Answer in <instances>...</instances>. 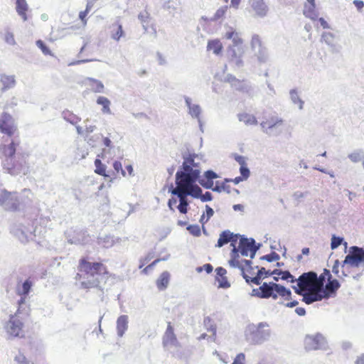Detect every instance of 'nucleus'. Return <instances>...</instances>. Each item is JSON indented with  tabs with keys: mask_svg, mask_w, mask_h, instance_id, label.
<instances>
[{
	"mask_svg": "<svg viewBox=\"0 0 364 364\" xmlns=\"http://www.w3.org/2000/svg\"><path fill=\"white\" fill-rule=\"evenodd\" d=\"M281 279L289 281L291 283L296 282V279L289 271H283Z\"/></svg>",
	"mask_w": 364,
	"mask_h": 364,
	"instance_id": "nucleus-54",
	"label": "nucleus"
},
{
	"mask_svg": "<svg viewBox=\"0 0 364 364\" xmlns=\"http://www.w3.org/2000/svg\"><path fill=\"white\" fill-rule=\"evenodd\" d=\"M37 232V228H33V226L26 228L23 226L17 228L14 231V235L22 243H26L33 240L36 235H40V232L38 233Z\"/></svg>",
	"mask_w": 364,
	"mask_h": 364,
	"instance_id": "nucleus-15",
	"label": "nucleus"
},
{
	"mask_svg": "<svg viewBox=\"0 0 364 364\" xmlns=\"http://www.w3.org/2000/svg\"><path fill=\"white\" fill-rule=\"evenodd\" d=\"M269 270H266L264 267H261L258 270L256 277H252V278L250 277V283L252 282L256 285H259L260 280H261L262 277H267L269 276Z\"/></svg>",
	"mask_w": 364,
	"mask_h": 364,
	"instance_id": "nucleus-42",
	"label": "nucleus"
},
{
	"mask_svg": "<svg viewBox=\"0 0 364 364\" xmlns=\"http://www.w3.org/2000/svg\"><path fill=\"white\" fill-rule=\"evenodd\" d=\"M77 278L84 288L102 289L107 279L105 267L99 262H89L81 259Z\"/></svg>",
	"mask_w": 364,
	"mask_h": 364,
	"instance_id": "nucleus-2",
	"label": "nucleus"
},
{
	"mask_svg": "<svg viewBox=\"0 0 364 364\" xmlns=\"http://www.w3.org/2000/svg\"><path fill=\"white\" fill-rule=\"evenodd\" d=\"M289 96L291 102L294 105H298V108L302 110L304 109V101L300 97L298 90L296 89H291L289 91Z\"/></svg>",
	"mask_w": 364,
	"mask_h": 364,
	"instance_id": "nucleus-34",
	"label": "nucleus"
},
{
	"mask_svg": "<svg viewBox=\"0 0 364 364\" xmlns=\"http://www.w3.org/2000/svg\"><path fill=\"white\" fill-rule=\"evenodd\" d=\"M183 170L178 171L176 173V180L185 182L187 185L192 183L194 181H198L200 170L199 163L195 161V155H188L183 156L182 165Z\"/></svg>",
	"mask_w": 364,
	"mask_h": 364,
	"instance_id": "nucleus-5",
	"label": "nucleus"
},
{
	"mask_svg": "<svg viewBox=\"0 0 364 364\" xmlns=\"http://www.w3.org/2000/svg\"><path fill=\"white\" fill-rule=\"evenodd\" d=\"M170 274L167 271L161 273L159 278L156 280V286L159 290L165 289L169 283Z\"/></svg>",
	"mask_w": 364,
	"mask_h": 364,
	"instance_id": "nucleus-33",
	"label": "nucleus"
},
{
	"mask_svg": "<svg viewBox=\"0 0 364 364\" xmlns=\"http://www.w3.org/2000/svg\"><path fill=\"white\" fill-rule=\"evenodd\" d=\"M21 314V311L19 312ZM18 311L14 315H10L9 319L4 324V329L10 337L23 336V323L18 316Z\"/></svg>",
	"mask_w": 364,
	"mask_h": 364,
	"instance_id": "nucleus-10",
	"label": "nucleus"
},
{
	"mask_svg": "<svg viewBox=\"0 0 364 364\" xmlns=\"http://www.w3.org/2000/svg\"><path fill=\"white\" fill-rule=\"evenodd\" d=\"M86 81L92 92L97 93L104 92L105 86L100 80L92 77H87Z\"/></svg>",
	"mask_w": 364,
	"mask_h": 364,
	"instance_id": "nucleus-27",
	"label": "nucleus"
},
{
	"mask_svg": "<svg viewBox=\"0 0 364 364\" xmlns=\"http://www.w3.org/2000/svg\"><path fill=\"white\" fill-rule=\"evenodd\" d=\"M16 9L18 14L22 18V19L26 21L28 18L26 15V11L28 9V6L26 0H16Z\"/></svg>",
	"mask_w": 364,
	"mask_h": 364,
	"instance_id": "nucleus-29",
	"label": "nucleus"
},
{
	"mask_svg": "<svg viewBox=\"0 0 364 364\" xmlns=\"http://www.w3.org/2000/svg\"><path fill=\"white\" fill-rule=\"evenodd\" d=\"M205 177L206 179L213 181V179L218 178V176L214 171L209 170L205 172Z\"/></svg>",
	"mask_w": 364,
	"mask_h": 364,
	"instance_id": "nucleus-61",
	"label": "nucleus"
},
{
	"mask_svg": "<svg viewBox=\"0 0 364 364\" xmlns=\"http://www.w3.org/2000/svg\"><path fill=\"white\" fill-rule=\"evenodd\" d=\"M198 182L200 183V184L207 188V189H212L214 188L213 187V181H211V180H208V179H199L198 180Z\"/></svg>",
	"mask_w": 364,
	"mask_h": 364,
	"instance_id": "nucleus-55",
	"label": "nucleus"
},
{
	"mask_svg": "<svg viewBox=\"0 0 364 364\" xmlns=\"http://www.w3.org/2000/svg\"><path fill=\"white\" fill-rule=\"evenodd\" d=\"M224 36L226 39L232 40V43L227 49L229 63L237 68L243 67L242 58L245 53V48L240 35L233 28L228 27Z\"/></svg>",
	"mask_w": 364,
	"mask_h": 364,
	"instance_id": "nucleus-3",
	"label": "nucleus"
},
{
	"mask_svg": "<svg viewBox=\"0 0 364 364\" xmlns=\"http://www.w3.org/2000/svg\"><path fill=\"white\" fill-rule=\"evenodd\" d=\"M62 115L65 121L74 125L77 124L80 121V119L77 116L70 111H64Z\"/></svg>",
	"mask_w": 364,
	"mask_h": 364,
	"instance_id": "nucleus-43",
	"label": "nucleus"
},
{
	"mask_svg": "<svg viewBox=\"0 0 364 364\" xmlns=\"http://www.w3.org/2000/svg\"><path fill=\"white\" fill-rule=\"evenodd\" d=\"M98 243L105 248L112 247L116 243L119 242L120 239L119 237L114 238L110 235H105L103 237H98Z\"/></svg>",
	"mask_w": 364,
	"mask_h": 364,
	"instance_id": "nucleus-31",
	"label": "nucleus"
},
{
	"mask_svg": "<svg viewBox=\"0 0 364 364\" xmlns=\"http://www.w3.org/2000/svg\"><path fill=\"white\" fill-rule=\"evenodd\" d=\"M33 286V282L29 279H26L21 285H18L16 287L17 294L21 296V299L18 301V313L20 312V309L23 305L26 303V299L28 295L31 287Z\"/></svg>",
	"mask_w": 364,
	"mask_h": 364,
	"instance_id": "nucleus-19",
	"label": "nucleus"
},
{
	"mask_svg": "<svg viewBox=\"0 0 364 364\" xmlns=\"http://www.w3.org/2000/svg\"><path fill=\"white\" fill-rule=\"evenodd\" d=\"M324 279L322 276L319 278L314 272H308L303 273L298 279H296V288H299L303 291H314L323 286V281Z\"/></svg>",
	"mask_w": 364,
	"mask_h": 364,
	"instance_id": "nucleus-7",
	"label": "nucleus"
},
{
	"mask_svg": "<svg viewBox=\"0 0 364 364\" xmlns=\"http://www.w3.org/2000/svg\"><path fill=\"white\" fill-rule=\"evenodd\" d=\"M14 360L18 364H33V363H30L25 355L22 354L21 352H18V353L15 356Z\"/></svg>",
	"mask_w": 364,
	"mask_h": 364,
	"instance_id": "nucleus-52",
	"label": "nucleus"
},
{
	"mask_svg": "<svg viewBox=\"0 0 364 364\" xmlns=\"http://www.w3.org/2000/svg\"><path fill=\"white\" fill-rule=\"evenodd\" d=\"M240 122H244L246 125H255L257 124L256 117L248 113H240L237 115Z\"/></svg>",
	"mask_w": 364,
	"mask_h": 364,
	"instance_id": "nucleus-36",
	"label": "nucleus"
},
{
	"mask_svg": "<svg viewBox=\"0 0 364 364\" xmlns=\"http://www.w3.org/2000/svg\"><path fill=\"white\" fill-rule=\"evenodd\" d=\"M256 245L255 240L253 238H247L241 236L239 245L237 247L238 253L240 252L242 256L246 257L248 255V252Z\"/></svg>",
	"mask_w": 364,
	"mask_h": 364,
	"instance_id": "nucleus-21",
	"label": "nucleus"
},
{
	"mask_svg": "<svg viewBox=\"0 0 364 364\" xmlns=\"http://www.w3.org/2000/svg\"><path fill=\"white\" fill-rule=\"evenodd\" d=\"M212 198H213L212 194L210 192H205V194L201 193V196L200 198V199L203 202L210 201L212 200Z\"/></svg>",
	"mask_w": 364,
	"mask_h": 364,
	"instance_id": "nucleus-64",
	"label": "nucleus"
},
{
	"mask_svg": "<svg viewBox=\"0 0 364 364\" xmlns=\"http://www.w3.org/2000/svg\"><path fill=\"white\" fill-rule=\"evenodd\" d=\"M305 348L307 350H316L323 349L326 346L325 338L320 333L308 335L304 339Z\"/></svg>",
	"mask_w": 364,
	"mask_h": 364,
	"instance_id": "nucleus-13",
	"label": "nucleus"
},
{
	"mask_svg": "<svg viewBox=\"0 0 364 364\" xmlns=\"http://www.w3.org/2000/svg\"><path fill=\"white\" fill-rule=\"evenodd\" d=\"M4 40L9 45H14L16 43L14 34L9 31L6 33Z\"/></svg>",
	"mask_w": 364,
	"mask_h": 364,
	"instance_id": "nucleus-58",
	"label": "nucleus"
},
{
	"mask_svg": "<svg viewBox=\"0 0 364 364\" xmlns=\"http://www.w3.org/2000/svg\"><path fill=\"white\" fill-rule=\"evenodd\" d=\"M0 132L7 135V137H4L3 140H9V137L12 136L16 132L14 119L6 112H3L0 116Z\"/></svg>",
	"mask_w": 364,
	"mask_h": 364,
	"instance_id": "nucleus-12",
	"label": "nucleus"
},
{
	"mask_svg": "<svg viewBox=\"0 0 364 364\" xmlns=\"http://www.w3.org/2000/svg\"><path fill=\"white\" fill-rule=\"evenodd\" d=\"M274 282H264L260 287L259 289L261 291V298L267 299L271 297L272 295V291H274Z\"/></svg>",
	"mask_w": 364,
	"mask_h": 364,
	"instance_id": "nucleus-28",
	"label": "nucleus"
},
{
	"mask_svg": "<svg viewBox=\"0 0 364 364\" xmlns=\"http://www.w3.org/2000/svg\"><path fill=\"white\" fill-rule=\"evenodd\" d=\"M164 346L168 348L172 346H176L178 344L177 338L173 333V329L169 323L163 338Z\"/></svg>",
	"mask_w": 364,
	"mask_h": 364,
	"instance_id": "nucleus-23",
	"label": "nucleus"
},
{
	"mask_svg": "<svg viewBox=\"0 0 364 364\" xmlns=\"http://www.w3.org/2000/svg\"><path fill=\"white\" fill-rule=\"evenodd\" d=\"M124 36V32L122 28V24L117 21L112 26L111 38L116 41H119V39Z\"/></svg>",
	"mask_w": 364,
	"mask_h": 364,
	"instance_id": "nucleus-30",
	"label": "nucleus"
},
{
	"mask_svg": "<svg viewBox=\"0 0 364 364\" xmlns=\"http://www.w3.org/2000/svg\"><path fill=\"white\" fill-rule=\"evenodd\" d=\"M271 336V330L266 322H260L257 326H249L246 336L254 344H261L267 341Z\"/></svg>",
	"mask_w": 364,
	"mask_h": 364,
	"instance_id": "nucleus-6",
	"label": "nucleus"
},
{
	"mask_svg": "<svg viewBox=\"0 0 364 364\" xmlns=\"http://www.w3.org/2000/svg\"><path fill=\"white\" fill-rule=\"evenodd\" d=\"M250 11L255 17L264 18L269 11V8L264 0H248Z\"/></svg>",
	"mask_w": 364,
	"mask_h": 364,
	"instance_id": "nucleus-14",
	"label": "nucleus"
},
{
	"mask_svg": "<svg viewBox=\"0 0 364 364\" xmlns=\"http://www.w3.org/2000/svg\"><path fill=\"white\" fill-rule=\"evenodd\" d=\"M291 287L295 293L303 297L302 301L306 304H311L315 301H321L323 298L328 297V294L326 292L323 287L319 288L314 291H303L299 288H296L295 286H292Z\"/></svg>",
	"mask_w": 364,
	"mask_h": 364,
	"instance_id": "nucleus-9",
	"label": "nucleus"
},
{
	"mask_svg": "<svg viewBox=\"0 0 364 364\" xmlns=\"http://www.w3.org/2000/svg\"><path fill=\"white\" fill-rule=\"evenodd\" d=\"M340 287V284L337 279L331 280L328 279V282L326 285V291L328 290L331 293H334Z\"/></svg>",
	"mask_w": 364,
	"mask_h": 364,
	"instance_id": "nucleus-46",
	"label": "nucleus"
},
{
	"mask_svg": "<svg viewBox=\"0 0 364 364\" xmlns=\"http://www.w3.org/2000/svg\"><path fill=\"white\" fill-rule=\"evenodd\" d=\"M128 328V316L122 315L117 320V332L119 337H122Z\"/></svg>",
	"mask_w": 364,
	"mask_h": 364,
	"instance_id": "nucleus-26",
	"label": "nucleus"
},
{
	"mask_svg": "<svg viewBox=\"0 0 364 364\" xmlns=\"http://www.w3.org/2000/svg\"><path fill=\"white\" fill-rule=\"evenodd\" d=\"M189 232L195 237L200 235V228L198 225H190L186 228Z\"/></svg>",
	"mask_w": 364,
	"mask_h": 364,
	"instance_id": "nucleus-51",
	"label": "nucleus"
},
{
	"mask_svg": "<svg viewBox=\"0 0 364 364\" xmlns=\"http://www.w3.org/2000/svg\"><path fill=\"white\" fill-rule=\"evenodd\" d=\"M304 5L303 14L312 21H316L318 17V12L316 9L315 0H306Z\"/></svg>",
	"mask_w": 364,
	"mask_h": 364,
	"instance_id": "nucleus-22",
	"label": "nucleus"
},
{
	"mask_svg": "<svg viewBox=\"0 0 364 364\" xmlns=\"http://www.w3.org/2000/svg\"><path fill=\"white\" fill-rule=\"evenodd\" d=\"M233 236V232H231L230 230H224L220 234L219 239L218 240V243L216 247H221L223 245L230 242Z\"/></svg>",
	"mask_w": 364,
	"mask_h": 364,
	"instance_id": "nucleus-35",
	"label": "nucleus"
},
{
	"mask_svg": "<svg viewBox=\"0 0 364 364\" xmlns=\"http://www.w3.org/2000/svg\"><path fill=\"white\" fill-rule=\"evenodd\" d=\"M332 272L333 274H335L339 278H342L343 277H345L344 275H343L342 273L341 274H339V261L338 259L336 260L334 262V264L332 268Z\"/></svg>",
	"mask_w": 364,
	"mask_h": 364,
	"instance_id": "nucleus-59",
	"label": "nucleus"
},
{
	"mask_svg": "<svg viewBox=\"0 0 364 364\" xmlns=\"http://www.w3.org/2000/svg\"><path fill=\"white\" fill-rule=\"evenodd\" d=\"M33 193L29 189H24L19 196L15 192H9L4 188H0V205L6 209L16 210L21 205H28L32 199Z\"/></svg>",
	"mask_w": 364,
	"mask_h": 364,
	"instance_id": "nucleus-4",
	"label": "nucleus"
},
{
	"mask_svg": "<svg viewBox=\"0 0 364 364\" xmlns=\"http://www.w3.org/2000/svg\"><path fill=\"white\" fill-rule=\"evenodd\" d=\"M1 91L5 92L15 87L16 77L14 75H0Z\"/></svg>",
	"mask_w": 364,
	"mask_h": 364,
	"instance_id": "nucleus-25",
	"label": "nucleus"
},
{
	"mask_svg": "<svg viewBox=\"0 0 364 364\" xmlns=\"http://www.w3.org/2000/svg\"><path fill=\"white\" fill-rule=\"evenodd\" d=\"M66 235L68 241L71 244L83 245L90 240L89 235L83 231H68Z\"/></svg>",
	"mask_w": 364,
	"mask_h": 364,
	"instance_id": "nucleus-20",
	"label": "nucleus"
},
{
	"mask_svg": "<svg viewBox=\"0 0 364 364\" xmlns=\"http://www.w3.org/2000/svg\"><path fill=\"white\" fill-rule=\"evenodd\" d=\"M263 133L270 137L280 136L284 131V120L278 116H272L260 123Z\"/></svg>",
	"mask_w": 364,
	"mask_h": 364,
	"instance_id": "nucleus-8",
	"label": "nucleus"
},
{
	"mask_svg": "<svg viewBox=\"0 0 364 364\" xmlns=\"http://www.w3.org/2000/svg\"><path fill=\"white\" fill-rule=\"evenodd\" d=\"M250 46L252 50L254 51H256L257 49L264 46L260 37L257 34H254L252 36Z\"/></svg>",
	"mask_w": 364,
	"mask_h": 364,
	"instance_id": "nucleus-44",
	"label": "nucleus"
},
{
	"mask_svg": "<svg viewBox=\"0 0 364 364\" xmlns=\"http://www.w3.org/2000/svg\"><path fill=\"white\" fill-rule=\"evenodd\" d=\"M97 104L102 106V113L111 114V109L109 107L111 102L108 98L103 97V96H100L97 99Z\"/></svg>",
	"mask_w": 364,
	"mask_h": 364,
	"instance_id": "nucleus-39",
	"label": "nucleus"
},
{
	"mask_svg": "<svg viewBox=\"0 0 364 364\" xmlns=\"http://www.w3.org/2000/svg\"><path fill=\"white\" fill-rule=\"evenodd\" d=\"M279 258L280 257L277 253H276L275 252H272L269 255L262 256L260 259L271 262L273 261H277L279 259Z\"/></svg>",
	"mask_w": 364,
	"mask_h": 364,
	"instance_id": "nucleus-50",
	"label": "nucleus"
},
{
	"mask_svg": "<svg viewBox=\"0 0 364 364\" xmlns=\"http://www.w3.org/2000/svg\"><path fill=\"white\" fill-rule=\"evenodd\" d=\"M37 46L42 50L43 54L45 55H50V50L48 49V48L44 44V43L38 40L36 41Z\"/></svg>",
	"mask_w": 364,
	"mask_h": 364,
	"instance_id": "nucleus-57",
	"label": "nucleus"
},
{
	"mask_svg": "<svg viewBox=\"0 0 364 364\" xmlns=\"http://www.w3.org/2000/svg\"><path fill=\"white\" fill-rule=\"evenodd\" d=\"M215 279L218 282V287L220 288L227 289L230 287V284L225 276L222 277H216Z\"/></svg>",
	"mask_w": 364,
	"mask_h": 364,
	"instance_id": "nucleus-49",
	"label": "nucleus"
},
{
	"mask_svg": "<svg viewBox=\"0 0 364 364\" xmlns=\"http://www.w3.org/2000/svg\"><path fill=\"white\" fill-rule=\"evenodd\" d=\"M213 266L210 264H205L203 267H200L197 268V271L200 272L203 269H204L207 273H210L213 271Z\"/></svg>",
	"mask_w": 364,
	"mask_h": 364,
	"instance_id": "nucleus-62",
	"label": "nucleus"
},
{
	"mask_svg": "<svg viewBox=\"0 0 364 364\" xmlns=\"http://www.w3.org/2000/svg\"><path fill=\"white\" fill-rule=\"evenodd\" d=\"M230 256L231 259L229 260L230 266L240 269L243 278L245 279L246 282L249 284L250 281V277H249L245 273V269L243 264L239 261L238 249L236 246H234V248H232Z\"/></svg>",
	"mask_w": 364,
	"mask_h": 364,
	"instance_id": "nucleus-18",
	"label": "nucleus"
},
{
	"mask_svg": "<svg viewBox=\"0 0 364 364\" xmlns=\"http://www.w3.org/2000/svg\"><path fill=\"white\" fill-rule=\"evenodd\" d=\"M348 158L353 163L360 162L364 159V151L361 149H358L348 154Z\"/></svg>",
	"mask_w": 364,
	"mask_h": 364,
	"instance_id": "nucleus-38",
	"label": "nucleus"
},
{
	"mask_svg": "<svg viewBox=\"0 0 364 364\" xmlns=\"http://www.w3.org/2000/svg\"><path fill=\"white\" fill-rule=\"evenodd\" d=\"M228 6L220 7L215 13L213 16L210 19L213 21H216L223 18L228 10Z\"/></svg>",
	"mask_w": 364,
	"mask_h": 364,
	"instance_id": "nucleus-47",
	"label": "nucleus"
},
{
	"mask_svg": "<svg viewBox=\"0 0 364 364\" xmlns=\"http://www.w3.org/2000/svg\"><path fill=\"white\" fill-rule=\"evenodd\" d=\"M169 192L174 196H176L179 199V205H178V209L181 213H186L188 211V206L189 205L187 196L185 194L184 191L181 189V186H176V188L173 187V184L171 185L169 188Z\"/></svg>",
	"mask_w": 364,
	"mask_h": 364,
	"instance_id": "nucleus-16",
	"label": "nucleus"
},
{
	"mask_svg": "<svg viewBox=\"0 0 364 364\" xmlns=\"http://www.w3.org/2000/svg\"><path fill=\"white\" fill-rule=\"evenodd\" d=\"M186 107H188V113L192 118L199 119L202 113V109L198 104L192 102V99L188 96L184 97Z\"/></svg>",
	"mask_w": 364,
	"mask_h": 364,
	"instance_id": "nucleus-24",
	"label": "nucleus"
},
{
	"mask_svg": "<svg viewBox=\"0 0 364 364\" xmlns=\"http://www.w3.org/2000/svg\"><path fill=\"white\" fill-rule=\"evenodd\" d=\"M218 183V182H216V186L214 187V188H213V191L220 193L221 191H224L228 193H230V186L225 185V183H223L221 185H219Z\"/></svg>",
	"mask_w": 364,
	"mask_h": 364,
	"instance_id": "nucleus-53",
	"label": "nucleus"
},
{
	"mask_svg": "<svg viewBox=\"0 0 364 364\" xmlns=\"http://www.w3.org/2000/svg\"><path fill=\"white\" fill-rule=\"evenodd\" d=\"M138 18L141 23H146L148 22L149 14L147 11H144L139 14Z\"/></svg>",
	"mask_w": 364,
	"mask_h": 364,
	"instance_id": "nucleus-60",
	"label": "nucleus"
},
{
	"mask_svg": "<svg viewBox=\"0 0 364 364\" xmlns=\"http://www.w3.org/2000/svg\"><path fill=\"white\" fill-rule=\"evenodd\" d=\"M255 52V55L257 56V58L259 63H264L267 62L269 59V54L266 47L263 46L260 48H258Z\"/></svg>",
	"mask_w": 364,
	"mask_h": 364,
	"instance_id": "nucleus-41",
	"label": "nucleus"
},
{
	"mask_svg": "<svg viewBox=\"0 0 364 364\" xmlns=\"http://www.w3.org/2000/svg\"><path fill=\"white\" fill-rule=\"evenodd\" d=\"M245 360V355L243 353L238 354L235 358L233 363L232 364H244L243 361Z\"/></svg>",
	"mask_w": 364,
	"mask_h": 364,
	"instance_id": "nucleus-63",
	"label": "nucleus"
},
{
	"mask_svg": "<svg viewBox=\"0 0 364 364\" xmlns=\"http://www.w3.org/2000/svg\"><path fill=\"white\" fill-rule=\"evenodd\" d=\"M222 81L229 83L231 87L239 92L245 93L249 96L252 95V87L245 80H240L239 79H237L234 75L231 74H228L226 76H225L224 79H223Z\"/></svg>",
	"mask_w": 364,
	"mask_h": 364,
	"instance_id": "nucleus-11",
	"label": "nucleus"
},
{
	"mask_svg": "<svg viewBox=\"0 0 364 364\" xmlns=\"http://www.w3.org/2000/svg\"><path fill=\"white\" fill-rule=\"evenodd\" d=\"M196 181H194L192 183L187 185L184 181H182V179L179 181L176 180V185L178 187L181 186V189L184 191L187 196H191L195 198H200L202 189L196 184Z\"/></svg>",
	"mask_w": 364,
	"mask_h": 364,
	"instance_id": "nucleus-17",
	"label": "nucleus"
},
{
	"mask_svg": "<svg viewBox=\"0 0 364 364\" xmlns=\"http://www.w3.org/2000/svg\"><path fill=\"white\" fill-rule=\"evenodd\" d=\"M274 291L277 294H278L279 296L282 297H285L287 300H289L291 299V292L289 289L277 283H274Z\"/></svg>",
	"mask_w": 364,
	"mask_h": 364,
	"instance_id": "nucleus-40",
	"label": "nucleus"
},
{
	"mask_svg": "<svg viewBox=\"0 0 364 364\" xmlns=\"http://www.w3.org/2000/svg\"><path fill=\"white\" fill-rule=\"evenodd\" d=\"M240 172L241 174V177L244 180L247 179L248 177L250 176V171L249 168L245 166V164H243L240 166Z\"/></svg>",
	"mask_w": 364,
	"mask_h": 364,
	"instance_id": "nucleus-56",
	"label": "nucleus"
},
{
	"mask_svg": "<svg viewBox=\"0 0 364 364\" xmlns=\"http://www.w3.org/2000/svg\"><path fill=\"white\" fill-rule=\"evenodd\" d=\"M223 49L222 43L218 40L209 41L207 45V50H212L215 55H219Z\"/></svg>",
	"mask_w": 364,
	"mask_h": 364,
	"instance_id": "nucleus-37",
	"label": "nucleus"
},
{
	"mask_svg": "<svg viewBox=\"0 0 364 364\" xmlns=\"http://www.w3.org/2000/svg\"><path fill=\"white\" fill-rule=\"evenodd\" d=\"M321 41L332 50H336V36L333 33L331 32H323L321 35Z\"/></svg>",
	"mask_w": 364,
	"mask_h": 364,
	"instance_id": "nucleus-32",
	"label": "nucleus"
},
{
	"mask_svg": "<svg viewBox=\"0 0 364 364\" xmlns=\"http://www.w3.org/2000/svg\"><path fill=\"white\" fill-rule=\"evenodd\" d=\"M19 145L17 139H4L0 144V158L2 161L4 170L12 176L26 175L28 173L29 166L27 163V156L16 152Z\"/></svg>",
	"mask_w": 364,
	"mask_h": 364,
	"instance_id": "nucleus-1",
	"label": "nucleus"
},
{
	"mask_svg": "<svg viewBox=\"0 0 364 364\" xmlns=\"http://www.w3.org/2000/svg\"><path fill=\"white\" fill-rule=\"evenodd\" d=\"M341 244H343L345 247H347V242H344V240L341 237H337L335 235H333L331 237V248L332 250L336 249Z\"/></svg>",
	"mask_w": 364,
	"mask_h": 364,
	"instance_id": "nucleus-45",
	"label": "nucleus"
},
{
	"mask_svg": "<svg viewBox=\"0 0 364 364\" xmlns=\"http://www.w3.org/2000/svg\"><path fill=\"white\" fill-rule=\"evenodd\" d=\"M95 166L96 168L95 173H97L99 175L104 176L105 177H109V175L106 174L105 173V166L102 164L100 159H95Z\"/></svg>",
	"mask_w": 364,
	"mask_h": 364,
	"instance_id": "nucleus-48",
	"label": "nucleus"
}]
</instances>
